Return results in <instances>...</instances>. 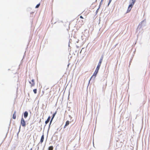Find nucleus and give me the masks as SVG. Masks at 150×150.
Wrapping results in <instances>:
<instances>
[{
	"label": "nucleus",
	"mask_w": 150,
	"mask_h": 150,
	"mask_svg": "<svg viewBox=\"0 0 150 150\" xmlns=\"http://www.w3.org/2000/svg\"><path fill=\"white\" fill-rule=\"evenodd\" d=\"M40 3H39V4H38L35 7V8H38L39 7V6H40Z\"/></svg>",
	"instance_id": "2eb2a0df"
},
{
	"label": "nucleus",
	"mask_w": 150,
	"mask_h": 150,
	"mask_svg": "<svg viewBox=\"0 0 150 150\" xmlns=\"http://www.w3.org/2000/svg\"><path fill=\"white\" fill-rule=\"evenodd\" d=\"M100 66H99L98 65L97 66V67L96 69V70L98 71V70L100 69Z\"/></svg>",
	"instance_id": "f8f14e48"
},
{
	"label": "nucleus",
	"mask_w": 150,
	"mask_h": 150,
	"mask_svg": "<svg viewBox=\"0 0 150 150\" xmlns=\"http://www.w3.org/2000/svg\"><path fill=\"white\" fill-rule=\"evenodd\" d=\"M132 2L130 4V5H129V6L127 11V13L129 12L131 10V8H132V7H133V5H134L135 2V0H132Z\"/></svg>",
	"instance_id": "f257e3e1"
},
{
	"label": "nucleus",
	"mask_w": 150,
	"mask_h": 150,
	"mask_svg": "<svg viewBox=\"0 0 150 150\" xmlns=\"http://www.w3.org/2000/svg\"><path fill=\"white\" fill-rule=\"evenodd\" d=\"M80 18H81V19H83V17L81 16H80Z\"/></svg>",
	"instance_id": "6ab92c4d"
},
{
	"label": "nucleus",
	"mask_w": 150,
	"mask_h": 150,
	"mask_svg": "<svg viewBox=\"0 0 150 150\" xmlns=\"http://www.w3.org/2000/svg\"><path fill=\"white\" fill-rule=\"evenodd\" d=\"M21 124L22 126H23L24 127H25L26 126V125L25 122L23 117L21 118Z\"/></svg>",
	"instance_id": "f03ea898"
},
{
	"label": "nucleus",
	"mask_w": 150,
	"mask_h": 150,
	"mask_svg": "<svg viewBox=\"0 0 150 150\" xmlns=\"http://www.w3.org/2000/svg\"><path fill=\"white\" fill-rule=\"evenodd\" d=\"M44 139V135L43 134L41 137L40 140V142L41 143H42Z\"/></svg>",
	"instance_id": "6e6552de"
},
{
	"label": "nucleus",
	"mask_w": 150,
	"mask_h": 150,
	"mask_svg": "<svg viewBox=\"0 0 150 150\" xmlns=\"http://www.w3.org/2000/svg\"><path fill=\"white\" fill-rule=\"evenodd\" d=\"M16 111H15L13 115V118L14 119H16Z\"/></svg>",
	"instance_id": "1a4fd4ad"
},
{
	"label": "nucleus",
	"mask_w": 150,
	"mask_h": 150,
	"mask_svg": "<svg viewBox=\"0 0 150 150\" xmlns=\"http://www.w3.org/2000/svg\"><path fill=\"white\" fill-rule=\"evenodd\" d=\"M37 90L36 89H33V91L34 92V93L35 94H36L37 93Z\"/></svg>",
	"instance_id": "ddd939ff"
},
{
	"label": "nucleus",
	"mask_w": 150,
	"mask_h": 150,
	"mask_svg": "<svg viewBox=\"0 0 150 150\" xmlns=\"http://www.w3.org/2000/svg\"><path fill=\"white\" fill-rule=\"evenodd\" d=\"M98 72V71L96 70L93 74V75L91 77V79H92V78L95 79L96 78Z\"/></svg>",
	"instance_id": "20e7f679"
},
{
	"label": "nucleus",
	"mask_w": 150,
	"mask_h": 150,
	"mask_svg": "<svg viewBox=\"0 0 150 150\" xmlns=\"http://www.w3.org/2000/svg\"><path fill=\"white\" fill-rule=\"evenodd\" d=\"M81 25H82L84 24L83 21V20H81Z\"/></svg>",
	"instance_id": "dca6fc26"
},
{
	"label": "nucleus",
	"mask_w": 150,
	"mask_h": 150,
	"mask_svg": "<svg viewBox=\"0 0 150 150\" xmlns=\"http://www.w3.org/2000/svg\"><path fill=\"white\" fill-rule=\"evenodd\" d=\"M112 0H109V2L108 4V5H109L110 4V3L111 1Z\"/></svg>",
	"instance_id": "a211bd4d"
},
{
	"label": "nucleus",
	"mask_w": 150,
	"mask_h": 150,
	"mask_svg": "<svg viewBox=\"0 0 150 150\" xmlns=\"http://www.w3.org/2000/svg\"><path fill=\"white\" fill-rule=\"evenodd\" d=\"M69 124V121H67L66 122L65 125L64 126V128H65Z\"/></svg>",
	"instance_id": "9d476101"
},
{
	"label": "nucleus",
	"mask_w": 150,
	"mask_h": 150,
	"mask_svg": "<svg viewBox=\"0 0 150 150\" xmlns=\"http://www.w3.org/2000/svg\"><path fill=\"white\" fill-rule=\"evenodd\" d=\"M32 150V148H31L29 150Z\"/></svg>",
	"instance_id": "aec40b11"
},
{
	"label": "nucleus",
	"mask_w": 150,
	"mask_h": 150,
	"mask_svg": "<svg viewBox=\"0 0 150 150\" xmlns=\"http://www.w3.org/2000/svg\"><path fill=\"white\" fill-rule=\"evenodd\" d=\"M50 118V116H49L48 117L47 120L45 122V125L47 124L49 122Z\"/></svg>",
	"instance_id": "0eeeda50"
},
{
	"label": "nucleus",
	"mask_w": 150,
	"mask_h": 150,
	"mask_svg": "<svg viewBox=\"0 0 150 150\" xmlns=\"http://www.w3.org/2000/svg\"><path fill=\"white\" fill-rule=\"evenodd\" d=\"M53 147L52 146H51L49 147L48 150H53Z\"/></svg>",
	"instance_id": "9b49d317"
},
{
	"label": "nucleus",
	"mask_w": 150,
	"mask_h": 150,
	"mask_svg": "<svg viewBox=\"0 0 150 150\" xmlns=\"http://www.w3.org/2000/svg\"><path fill=\"white\" fill-rule=\"evenodd\" d=\"M103 1V0H101V1Z\"/></svg>",
	"instance_id": "4be33fe9"
},
{
	"label": "nucleus",
	"mask_w": 150,
	"mask_h": 150,
	"mask_svg": "<svg viewBox=\"0 0 150 150\" xmlns=\"http://www.w3.org/2000/svg\"><path fill=\"white\" fill-rule=\"evenodd\" d=\"M37 150H39V147L38 148V149Z\"/></svg>",
	"instance_id": "412c9836"
},
{
	"label": "nucleus",
	"mask_w": 150,
	"mask_h": 150,
	"mask_svg": "<svg viewBox=\"0 0 150 150\" xmlns=\"http://www.w3.org/2000/svg\"><path fill=\"white\" fill-rule=\"evenodd\" d=\"M28 115V112L27 111H25L24 113V116L25 118H27Z\"/></svg>",
	"instance_id": "423d86ee"
},
{
	"label": "nucleus",
	"mask_w": 150,
	"mask_h": 150,
	"mask_svg": "<svg viewBox=\"0 0 150 150\" xmlns=\"http://www.w3.org/2000/svg\"><path fill=\"white\" fill-rule=\"evenodd\" d=\"M29 83L30 84L31 88L35 86V83L34 79H32L31 81H29Z\"/></svg>",
	"instance_id": "7ed1b4c3"
},
{
	"label": "nucleus",
	"mask_w": 150,
	"mask_h": 150,
	"mask_svg": "<svg viewBox=\"0 0 150 150\" xmlns=\"http://www.w3.org/2000/svg\"><path fill=\"white\" fill-rule=\"evenodd\" d=\"M101 64V62H99V63L98 65L100 66Z\"/></svg>",
	"instance_id": "f3484780"
},
{
	"label": "nucleus",
	"mask_w": 150,
	"mask_h": 150,
	"mask_svg": "<svg viewBox=\"0 0 150 150\" xmlns=\"http://www.w3.org/2000/svg\"><path fill=\"white\" fill-rule=\"evenodd\" d=\"M103 57H101L100 59V60L99 62H100L102 63V61H103Z\"/></svg>",
	"instance_id": "4468645a"
},
{
	"label": "nucleus",
	"mask_w": 150,
	"mask_h": 150,
	"mask_svg": "<svg viewBox=\"0 0 150 150\" xmlns=\"http://www.w3.org/2000/svg\"><path fill=\"white\" fill-rule=\"evenodd\" d=\"M57 111H56L53 114V115H52V117L50 120V125H49V127H50V126L53 120V119H54L55 116V115L57 113Z\"/></svg>",
	"instance_id": "39448f33"
}]
</instances>
